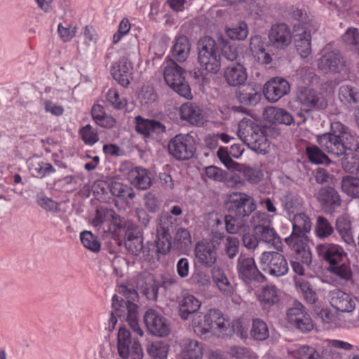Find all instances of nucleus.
I'll return each instance as SVG.
<instances>
[{
    "label": "nucleus",
    "mask_w": 359,
    "mask_h": 359,
    "mask_svg": "<svg viewBox=\"0 0 359 359\" xmlns=\"http://www.w3.org/2000/svg\"><path fill=\"white\" fill-rule=\"evenodd\" d=\"M118 292L127 300L119 298L117 294H114L111 299L112 311L110 313L108 327L106 328L111 332L114 330L117 323V318L128 322L132 330L142 337L143 331L140 327L138 319V306L133 302L138 299L137 292L133 287H128L121 285Z\"/></svg>",
    "instance_id": "f257e3e1"
},
{
    "label": "nucleus",
    "mask_w": 359,
    "mask_h": 359,
    "mask_svg": "<svg viewBox=\"0 0 359 359\" xmlns=\"http://www.w3.org/2000/svg\"><path fill=\"white\" fill-rule=\"evenodd\" d=\"M348 135L351 133L347 127L339 121H334L330 124V131L318 135L316 141L324 151L339 157L349 149Z\"/></svg>",
    "instance_id": "f03ea898"
},
{
    "label": "nucleus",
    "mask_w": 359,
    "mask_h": 359,
    "mask_svg": "<svg viewBox=\"0 0 359 359\" xmlns=\"http://www.w3.org/2000/svg\"><path fill=\"white\" fill-rule=\"evenodd\" d=\"M267 130V128L250 119L244 118L238 123L237 135L249 149L258 154H265L269 147Z\"/></svg>",
    "instance_id": "7ed1b4c3"
},
{
    "label": "nucleus",
    "mask_w": 359,
    "mask_h": 359,
    "mask_svg": "<svg viewBox=\"0 0 359 359\" xmlns=\"http://www.w3.org/2000/svg\"><path fill=\"white\" fill-rule=\"evenodd\" d=\"M198 62L207 72L217 74L221 67L220 48L211 36H205L198 41Z\"/></svg>",
    "instance_id": "20e7f679"
},
{
    "label": "nucleus",
    "mask_w": 359,
    "mask_h": 359,
    "mask_svg": "<svg viewBox=\"0 0 359 359\" xmlns=\"http://www.w3.org/2000/svg\"><path fill=\"white\" fill-rule=\"evenodd\" d=\"M186 72L173 60L167 62L163 70L166 83L179 95L191 99V88L185 78Z\"/></svg>",
    "instance_id": "39448f33"
},
{
    "label": "nucleus",
    "mask_w": 359,
    "mask_h": 359,
    "mask_svg": "<svg viewBox=\"0 0 359 359\" xmlns=\"http://www.w3.org/2000/svg\"><path fill=\"white\" fill-rule=\"evenodd\" d=\"M168 149L169 154L175 160L188 161L191 159L196 153V140L189 133H180L169 140Z\"/></svg>",
    "instance_id": "423d86ee"
},
{
    "label": "nucleus",
    "mask_w": 359,
    "mask_h": 359,
    "mask_svg": "<svg viewBox=\"0 0 359 359\" xmlns=\"http://www.w3.org/2000/svg\"><path fill=\"white\" fill-rule=\"evenodd\" d=\"M254 226L253 233L258 236L259 241L271 244L276 249L281 247V241L275 229L271 226L269 215L264 212H256L252 217Z\"/></svg>",
    "instance_id": "0eeeda50"
},
{
    "label": "nucleus",
    "mask_w": 359,
    "mask_h": 359,
    "mask_svg": "<svg viewBox=\"0 0 359 359\" xmlns=\"http://www.w3.org/2000/svg\"><path fill=\"white\" fill-rule=\"evenodd\" d=\"M238 278L245 285L252 283H262L266 280L264 275L259 270L253 257L241 253L236 262Z\"/></svg>",
    "instance_id": "6e6552de"
},
{
    "label": "nucleus",
    "mask_w": 359,
    "mask_h": 359,
    "mask_svg": "<svg viewBox=\"0 0 359 359\" xmlns=\"http://www.w3.org/2000/svg\"><path fill=\"white\" fill-rule=\"evenodd\" d=\"M226 205L229 213L238 219L249 217L257 208L254 199L241 192L230 194Z\"/></svg>",
    "instance_id": "1a4fd4ad"
},
{
    "label": "nucleus",
    "mask_w": 359,
    "mask_h": 359,
    "mask_svg": "<svg viewBox=\"0 0 359 359\" xmlns=\"http://www.w3.org/2000/svg\"><path fill=\"white\" fill-rule=\"evenodd\" d=\"M296 98L306 113H310L314 110H323L327 106L325 98L313 88L309 87H299L297 90Z\"/></svg>",
    "instance_id": "9d476101"
},
{
    "label": "nucleus",
    "mask_w": 359,
    "mask_h": 359,
    "mask_svg": "<svg viewBox=\"0 0 359 359\" xmlns=\"http://www.w3.org/2000/svg\"><path fill=\"white\" fill-rule=\"evenodd\" d=\"M287 320L290 324L303 334L308 333L314 328L309 314L299 302L295 301L292 306L287 309Z\"/></svg>",
    "instance_id": "9b49d317"
},
{
    "label": "nucleus",
    "mask_w": 359,
    "mask_h": 359,
    "mask_svg": "<svg viewBox=\"0 0 359 359\" xmlns=\"http://www.w3.org/2000/svg\"><path fill=\"white\" fill-rule=\"evenodd\" d=\"M317 67L325 74H339L347 69L346 59L338 50L329 51L317 60Z\"/></svg>",
    "instance_id": "f8f14e48"
},
{
    "label": "nucleus",
    "mask_w": 359,
    "mask_h": 359,
    "mask_svg": "<svg viewBox=\"0 0 359 359\" xmlns=\"http://www.w3.org/2000/svg\"><path fill=\"white\" fill-rule=\"evenodd\" d=\"M259 263L264 270L276 277L285 275L289 270L286 259L278 252H264L260 256Z\"/></svg>",
    "instance_id": "ddd939ff"
},
{
    "label": "nucleus",
    "mask_w": 359,
    "mask_h": 359,
    "mask_svg": "<svg viewBox=\"0 0 359 359\" xmlns=\"http://www.w3.org/2000/svg\"><path fill=\"white\" fill-rule=\"evenodd\" d=\"M144 320L149 332L155 337H168L170 326L168 320L154 309H149Z\"/></svg>",
    "instance_id": "4468645a"
},
{
    "label": "nucleus",
    "mask_w": 359,
    "mask_h": 359,
    "mask_svg": "<svg viewBox=\"0 0 359 359\" xmlns=\"http://www.w3.org/2000/svg\"><path fill=\"white\" fill-rule=\"evenodd\" d=\"M285 241L294 252L295 259L300 260L306 266L311 264L312 254L306 236H290Z\"/></svg>",
    "instance_id": "2eb2a0df"
},
{
    "label": "nucleus",
    "mask_w": 359,
    "mask_h": 359,
    "mask_svg": "<svg viewBox=\"0 0 359 359\" xmlns=\"http://www.w3.org/2000/svg\"><path fill=\"white\" fill-rule=\"evenodd\" d=\"M329 298L332 306L337 311L344 313L353 311L358 302L357 297L339 289L330 291Z\"/></svg>",
    "instance_id": "dca6fc26"
},
{
    "label": "nucleus",
    "mask_w": 359,
    "mask_h": 359,
    "mask_svg": "<svg viewBox=\"0 0 359 359\" xmlns=\"http://www.w3.org/2000/svg\"><path fill=\"white\" fill-rule=\"evenodd\" d=\"M316 250L320 259L327 263L328 266L347 260L346 252L339 245L329 243H320L316 245Z\"/></svg>",
    "instance_id": "f3484780"
},
{
    "label": "nucleus",
    "mask_w": 359,
    "mask_h": 359,
    "mask_svg": "<svg viewBox=\"0 0 359 359\" xmlns=\"http://www.w3.org/2000/svg\"><path fill=\"white\" fill-rule=\"evenodd\" d=\"M290 86L287 81L280 77H275L267 81L263 87V94L270 102H276L288 94Z\"/></svg>",
    "instance_id": "a211bd4d"
},
{
    "label": "nucleus",
    "mask_w": 359,
    "mask_h": 359,
    "mask_svg": "<svg viewBox=\"0 0 359 359\" xmlns=\"http://www.w3.org/2000/svg\"><path fill=\"white\" fill-rule=\"evenodd\" d=\"M317 199L325 212L332 214L341 205L339 192L332 187H325L318 191Z\"/></svg>",
    "instance_id": "6ab92c4d"
},
{
    "label": "nucleus",
    "mask_w": 359,
    "mask_h": 359,
    "mask_svg": "<svg viewBox=\"0 0 359 359\" xmlns=\"http://www.w3.org/2000/svg\"><path fill=\"white\" fill-rule=\"evenodd\" d=\"M180 118L196 126H203L206 122V114L203 109L193 102H186L180 107Z\"/></svg>",
    "instance_id": "aec40b11"
},
{
    "label": "nucleus",
    "mask_w": 359,
    "mask_h": 359,
    "mask_svg": "<svg viewBox=\"0 0 359 359\" xmlns=\"http://www.w3.org/2000/svg\"><path fill=\"white\" fill-rule=\"evenodd\" d=\"M271 46L278 49H285L292 41L291 32L285 23L274 25L269 34Z\"/></svg>",
    "instance_id": "412c9836"
},
{
    "label": "nucleus",
    "mask_w": 359,
    "mask_h": 359,
    "mask_svg": "<svg viewBox=\"0 0 359 359\" xmlns=\"http://www.w3.org/2000/svg\"><path fill=\"white\" fill-rule=\"evenodd\" d=\"M118 353L121 358L127 359H142L144 353L137 338H117Z\"/></svg>",
    "instance_id": "4be33fe9"
},
{
    "label": "nucleus",
    "mask_w": 359,
    "mask_h": 359,
    "mask_svg": "<svg viewBox=\"0 0 359 359\" xmlns=\"http://www.w3.org/2000/svg\"><path fill=\"white\" fill-rule=\"evenodd\" d=\"M313 28L294 27V42L295 48L302 58H306L311 52V35Z\"/></svg>",
    "instance_id": "5701e85b"
},
{
    "label": "nucleus",
    "mask_w": 359,
    "mask_h": 359,
    "mask_svg": "<svg viewBox=\"0 0 359 359\" xmlns=\"http://www.w3.org/2000/svg\"><path fill=\"white\" fill-rule=\"evenodd\" d=\"M195 255L199 263L210 267L217 261V248L212 243H198L195 248Z\"/></svg>",
    "instance_id": "b1692460"
},
{
    "label": "nucleus",
    "mask_w": 359,
    "mask_h": 359,
    "mask_svg": "<svg viewBox=\"0 0 359 359\" xmlns=\"http://www.w3.org/2000/svg\"><path fill=\"white\" fill-rule=\"evenodd\" d=\"M111 74L114 80L123 87H128L132 79L133 67L123 57L118 62H115L111 67Z\"/></svg>",
    "instance_id": "393cba45"
},
{
    "label": "nucleus",
    "mask_w": 359,
    "mask_h": 359,
    "mask_svg": "<svg viewBox=\"0 0 359 359\" xmlns=\"http://www.w3.org/2000/svg\"><path fill=\"white\" fill-rule=\"evenodd\" d=\"M135 130L144 137H149L151 133H162L165 131V126L155 119L145 118L141 116L135 118Z\"/></svg>",
    "instance_id": "a878e982"
},
{
    "label": "nucleus",
    "mask_w": 359,
    "mask_h": 359,
    "mask_svg": "<svg viewBox=\"0 0 359 359\" xmlns=\"http://www.w3.org/2000/svg\"><path fill=\"white\" fill-rule=\"evenodd\" d=\"M191 43L189 38L184 35L175 37L174 44L170 50V60L175 62H184L189 55Z\"/></svg>",
    "instance_id": "bb28decb"
},
{
    "label": "nucleus",
    "mask_w": 359,
    "mask_h": 359,
    "mask_svg": "<svg viewBox=\"0 0 359 359\" xmlns=\"http://www.w3.org/2000/svg\"><path fill=\"white\" fill-rule=\"evenodd\" d=\"M127 251L135 256H138L144 250L143 236L136 229H128L124 241Z\"/></svg>",
    "instance_id": "cd10ccee"
},
{
    "label": "nucleus",
    "mask_w": 359,
    "mask_h": 359,
    "mask_svg": "<svg viewBox=\"0 0 359 359\" xmlns=\"http://www.w3.org/2000/svg\"><path fill=\"white\" fill-rule=\"evenodd\" d=\"M128 179L136 188L146 190L151 186L150 172L144 168L135 167L129 170Z\"/></svg>",
    "instance_id": "c85d7f7f"
},
{
    "label": "nucleus",
    "mask_w": 359,
    "mask_h": 359,
    "mask_svg": "<svg viewBox=\"0 0 359 359\" xmlns=\"http://www.w3.org/2000/svg\"><path fill=\"white\" fill-rule=\"evenodd\" d=\"M224 78L229 86L243 85L247 79L246 69L240 63H236L226 68Z\"/></svg>",
    "instance_id": "c756f323"
},
{
    "label": "nucleus",
    "mask_w": 359,
    "mask_h": 359,
    "mask_svg": "<svg viewBox=\"0 0 359 359\" xmlns=\"http://www.w3.org/2000/svg\"><path fill=\"white\" fill-rule=\"evenodd\" d=\"M250 49L258 62L267 65L271 62V56L266 52L265 42L261 36L256 35L250 39Z\"/></svg>",
    "instance_id": "7c9ffc66"
},
{
    "label": "nucleus",
    "mask_w": 359,
    "mask_h": 359,
    "mask_svg": "<svg viewBox=\"0 0 359 359\" xmlns=\"http://www.w3.org/2000/svg\"><path fill=\"white\" fill-rule=\"evenodd\" d=\"M201 177L205 184L224 183L229 178V173L215 165H208L202 169Z\"/></svg>",
    "instance_id": "2f4dec72"
},
{
    "label": "nucleus",
    "mask_w": 359,
    "mask_h": 359,
    "mask_svg": "<svg viewBox=\"0 0 359 359\" xmlns=\"http://www.w3.org/2000/svg\"><path fill=\"white\" fill-rule=\"evenodd\" d=\"M236 97L241 104L254 106L261 100L262 95L253 86H243L236 90Z\"/></svg>",
    "instance_id": "473e14b6"
},
{
    "label": "nucleus",
    "mask_w": 359,
    "mask_h": 359,
    "mask_svg": "<svg viewBox=\"0 0 359 359\" xmlns=\"http://www.w3.org/2000/svg\"><path fill=\"white\" fill-rule=\"evenodd\" d=\"M212 279L219 290L225 296L231 297L235 292L234 286L231 283L224 271L219 268H214L212 271Z\"/></svg>",
    "instance_id": "72a5a7b5"
},
{
    "label": "nucleus",
    "mask_w": 359,
    "mask_h": 359,
    "mask_svg": "<svg viewBox=\"0 0 359 359\" xmlns=\"http://www.w3.org/2000/svg\"><path fill=\"white\" fill-rule=\"evenodd\" d=\"M206 322L210 324L212 329L215 325L220 332L224 333L230 327V320L225 318L223 313L217 309H211L205 314Z\"/></svg>",
    "instance_id": "f704fd0d"
},
{
    "label": "nucleus",
    "mask_w": 359,
    "mask_h": 359,
    "mask_svg": "<svg viewBox=\"0 0 359 359\" xmlns=\"http://www.w3.org/2000/svg\"><path fill=\"white\" fill-rule=\"evenodd\" d=\"M335 228L345 243L349 245H353L355 244L352 233L351 222L347 215H342L337 218Z\"/></svg>",
    "instance_id": "c9c22d12"
},
{
    "label": "nucleus",
    "mask_w": 359,
    "mask_h": 359,
    "mask_svg": "<svg viewBox=\"0 0 359 359\" xmlns=\"http://www.w3.org/2000/svg\"><path fill=\"white\" fill-rule=\"evenodd\" d=\"M201 306V302L194 295H187L179 304V316L182 320H187L191 314L199 310Z\"/></svg>",
    "instance_id": "e433bc0d"
},
{
    "label": "nucleus",
    "mask_w": 359,
    "mask_h": 359,
    "mask_svg": "<svg viewBox=\"0 0 359 359\" xmlns=\"http://www.w3.org/2000/svg\"><path fill=\"white\" fill-rule=\"evenodd\" d=\"M311 229L310 218L305 213L295 214L292 219V231L290 236H306Z\"/></svg>",
    "instance_id": "4c0bfd02"
},
{
    "label": "nucleus",
    "mask_w": 359,
    "mask_h": 359,
    "mask_svg": "<svg viewBox=\"0 0 359 359\" xmlns=\"http://www.w3.org/2000/svg\"><path fill=\"white\" fill-rule=\"evenodd\" d=\"M280 201L281 205L287 213H294L302 208L304 201L302 197L291 192L283 195Z\"/></svg>",
    "instance_id": "58836bf2"
},
{
    "label": "nucleus",
    "mask_w": 359,
    "mask_h": 359,
    "mask_svg": "<svg viewBox=\"0 0 359 359\" xmlns=\"http://www.w3.org/2000/svg\"><path fill=\"white\" fill-rule=\"evenodd\" d=\"M91 115L95 123L103 128H111L116 122L112 116L106 114L104 107L99 104L93 106Z\"/></svg>",
    "instance_id": "ea45409f"
},
{
    "label": "nucleus",
    "mask_w": 359,
    "mask_h": 359,
    "mask_svg": "<svg viewBox=\"0 0 359 359\" xmlns=\"http://www.w3.org/2000/svg\"><path fill=\"white\" fill-rule=\"evenodd\" d=\"M267 118L270 121L290 126L294 123V118L287 110L277 107H270L266 110Z\"/></svg>",
    "instance_id": "a19ab883"
},
{
    "label": "nucleus",
    "mask_w": 359,
    "mask_h": 359,
    "mask_svg": "<svg viewBox=\"0 0 359 359\" xmlns=\"http://www.w3.org/2000/svg\"><path fill=\"white\" fill-rule=\"evenodd\" d=\"M339 99L345 105L359 103V90L350 85H342L339 89Z\"/></svg>",
    "instance_id": "79ce46f5"
},
{
    "label": "nucleus",
    "mask_w": 359,
    "mask_h": 359,
    "mask_svg": "<svg viewBox=\"0 0 359 359\" xmlns=\"http://www.w3.org/2000/svg\"><path fill=\"white\" fill-rule=\"evenodd\" d=\"M218 236H215L218 239H224V252L225 255L229 259H233L238 254L240 240L235 236H228L224 237L222 233H218Z\"/></svg>",
    "instance_id": "37998d69"
},
{
    "label": "nucleus",
    "mask_w": 359,
    "mask_h": 359,
    "mask_svg": "<svg viewBox=\"0 0 359 359\" xmlns=\"http://www.w3.org/2000/svg\"><path fill=\"white\" fill-rule=\"evenodd\" d=\"M306 154L309 161L314 164H326L331 163L329 157L324 153L323 149L314 144H309L306 147Z\"/></svg>",
    "instance_id": "c03bdc74"
},
{
    "label": "nucleus",
    "mask_w": 359,
    "mask_h": 359,
    "mask_svg": "<svg viewBox=\"0 0 359 359\" xmlns=\"http://www.w3.org/2000/svg\"><path fill=\"white\" fill-rule=\"evenodd\" d=\"M344 193L353 198H359V178L351 175L344 176L341 182Z\"/></svg>",
    "instance_id": "a18cd8bd"
},
{
    "label": "nucleus",
    "mask_w": 359,
    "mask_h": 359,
    "mask_svg": "<svg viewBox=\"0 0 359 359\" xmlns=\"http://www.w3.org/2000/svg\"><path fill=\"white\" fill-rule=\"evenodd\" d=\"M233 170L241 172L245 179L250 184H257L263 178L262 170L256 167H250L238 163Z\"/></svg>",
    "instance_id": "49530a36"
},
{
    "label": "nucleus",
    "mask_w": 359,
    "mask_h": 359,
    "mask_svg": "<svg viewBox=\"0 0 359 359\" xmlns=\"http://www.w3.org/2000/svg\"><path fill=\"white\" fill-rule=\"evenodd\" d=\"M156 232L158 233L170 235V231L177 225V219L168 212H163L158 217Z\"/></svg>",
    "instance_id": "de8ad7c7"
},
{
    "label": "nucleus",
    "mask_w": 359,
    "mask_h": 359,
    "mask_svg": "<svg viewBox=\"0 0 359 359\" xmlns=\"http://www.w3.org/2000/svg\"><path fill=\"white\" fill-rule=\"evenodd\" d=\"M259 299L262 305L266 308L278 304L280 301L278 290L274 285H266L263 287Z\"/></svg>",
    "instance_id": "09e8293b"
},
{
    "label": "nucleus",
    "mask_w": 359,
    "mask_h": 359,
    "mask_svg": "<svg viewBox=\"0 0 359 359\" xmlns=\"http://www.w3.org/2000/svg\"><path fill=\"white\" fill-rule=\"evenodd\" d=\"M327 270L341 280L348 281L352 278L353 273L346 261H341L328 266Z\"/></svg>",
    "instance_id": "8fccbe9b"
},
{
    "label": "nucleus",
    "mask_w": 359,
    "mask_h": 359,
    "mask_svg": "<svg viewBox=\"0 0 359 359\" xmlns=\"http://www.w3.org/2000/svg\"><path fill=\"white\" fill-rule=\"evenodd\" d=\"M191 245L190 232L184 228H179L173 238V245L180 250H187Z\"/></svg>",
    "instance_id": "3c124183"
},
{
    "label": "nucleus",
    "mask_w": 359,
    "mask_h": 359,
    "mask_svg": "<svg viewBox=\"0 0 359 359\" xmlns=\"http://www.w3.org/2000/svg\"><path fill=\"white\" fill-rule=\"evenodd\" d=\"M334 233L331 223L324 217L318 216L315 225V233L317 238L325 239Z\"/></svg>",
    "instance_id": "603ef678"
},
{
    "label": "nucleus",
    "mask_w": 359,
    "mask_h": 359,
    "mask_svg": "<svg viewBox=\"0 0 359 359\" xmlns=\"http://www.w3.org/2000/svg\"><path fill=\"white\" fill-rule=\"evenodd\" d=\"M109 189L113 196L124 199H133L135 196L131 187L118 182H111Z\"/></svg>",
    "instance_id": "864d4df0"
},
{
    "label": "nucleus",
    "mask_w": 359,
    "mask_h": 359,
    "mask_svg": "<svg viewBox=\"0 0 359 359\" xmlns=\"http://www.w3.org/2000/svg\"><path fill=\"white\" fill-rule=\"evenodd\" d=\"M292 16L294 19L299 22L298 25H294L295 26H299V27H309V28H313V32L316 30L315 27L312 24V20L309 19L307 13L303 7L299 6H292L291 8Z\"/></svg>",
    "instance_id": "5fc2aeb1"
},
{
    "label": "nucleus",
    "mask_w": 359,
    "mask_h": 359,
    "mask_svg": "<svg viewBox=\"0 0 359 359\" xmlns=\"http://www.w3.org/2000/svg\"><path fill=\"white\" fill-rule=\"evenodd\" d=\"M80 239L83 245L93 252L100 250V243L97 236L90 231H85L81 233Z\"/></svg>",
    "instance_id": "6e6d98bb"
},
{
    "label": "nucleus",
    "mask_w": 359,
    "mask_h": 359,
    "mask_svg": "<svg viewBox=\"0 0 359 359\" xmlns=\"http://www.w3.org/2000/svg\"><path fill=\"white\" fill-rule=\"evenodd\" d=\"M147 352L153 359H166L168 346L162 341H156L149 346Z\"/></svg>",
    "instance_id": "4d7b16f0"
},
{
    "label": "nucleus",
    "mask_w": 359,
    "mask_h": 359,
    "mask_svg": "<svg viewBox=\"0 0 359 359\" xmlns=\"http://www.w3.org/2000/svg\"><path fill=\"white\" fill-rule=\"evenodd\" d=\"M226 35L233 40L242 41L246 39L248 34L247 24L245 22H240L238 25L232 28L226 29Z\"/></svg>",
    "instance_id": "13d9d810"
},
{
    "label": "nucleus",
    "mask_w": 359,
    "mask_h": 359,
    "mask_svg": "<svg viewBox=\"0 0 359 359\" xmlns=\"http://www.w3.org/2000/svg\"><path fill=\"white\" fill-rule=\"evenodd\" d=\"M30 170H32V175L38 178H43L55 172V169L50 163L43 161L32 165Z\"/></svg>",
    "instance_id": "bf43d9fd"
},
{
    "label": "nucleus",
    "mask_w": 359,
    "mask_h": 359,
    "mask_svg": "<svg viewBox=\"0 0 359 359\" xmlns=\"http://www.w3.org/2000/svg\"><path fill=\"white\" fill-rule=\"evenodd\" d=\"M202 347L195 339H189L186 344L184 352V356L188 359H201L203 356Z\"/></svg>",
    "instance_id": "052dcab7"
},
{
    "label": "nucleus",
    "mask_w": 359,
    "mask_h": 359,
    "mask_svg": "<svg viewBox=\"0 0 359 359\" xmlns=\"http://www.w3.org/2000/svg\"><path fill=\"white\" fill-rule=\"evenodd\" d=\"M171 239V235L158 233L156 232L154 243L161 255H165L170 252L172 246Z\"/></svg>",
    "instance_id": "680f3d73"
},
{
    "label": "nucleus",
    "mask_w": 359,
    "mask_h": 359,
    "mask_svg": "<svg viewBox=\"0 0 359 359\" xmlns=\"http://www.w3.org/2000/svg\"><path fill=\"white\" fill-rule=\"evenodd\" d=\"M219 40L222 44V47L220 48V54L229 61H234L238 56L237 48L234 46L229 44L228 41L224 39V36H220Z\"/></svg>",
    "instance_id": "e2e57ef3"
},
{
    "label": "nucleus",
    "mask_w": 359,
    "mask_h": 359,
    "mask_svg": "<svg viewBox=\"0 0 359 359\" xmlns=\"http://www.w3.org/2000/svg\"><path fill=\"white\" fill-rule=\"evenodd\" d=\"M107 101L116 109H123L127 104L125 98L120 97L118 92L115 88H111L106 94Z\"/></svg>",
    "instance_id": "0e129e2a"
},
{
    "label": "nucleus",
    "mask_w": 359,
    "mask_h": 359,
    "mask_svg": "<svg viewBox=\"0 0 359 359\" xmlns=\"http://www.w3.org/2000/svg\"><path fill=\"white\" fill-rule=\"evenodd\" d=\"M36 202L47 212H56L59 210L60 204L43 194H38L36 197Z\"/></svg>",
    "instance_id": "69168bd1"
},
{
    "label": "nucleus",
    "mask_w": 359,
    "mask_h": 359,
    "mask_svg": "<svg viewBox=\"0 0 359 359\" xmlns=\"http://www.w3.org/2000/svg\"><path fill=\"white\" fill-rule=\"evenodd\" d=\"M242 219L230 214L226 215L224 217V223L226 231L231 234L238 233L243 225Z\"/></svg>",
    "instance_id": "338daca9"
},
{
    "label": "nucleus",
    "mask_w": 359,
    "mask_h": 359,
    "mask_svg": "<svg viewBox=\"0 0 359 359\" xmlns=\"http://www.w3.org/2000/svg\"><path fill=\"white\" fill-rule=\"evenodd\" d=\"M294 358L296 359H320L316 349L309 346L299 347L295 352Z\"/></svg>",
    "instance_id": "774afa93"
}]
</instances>
